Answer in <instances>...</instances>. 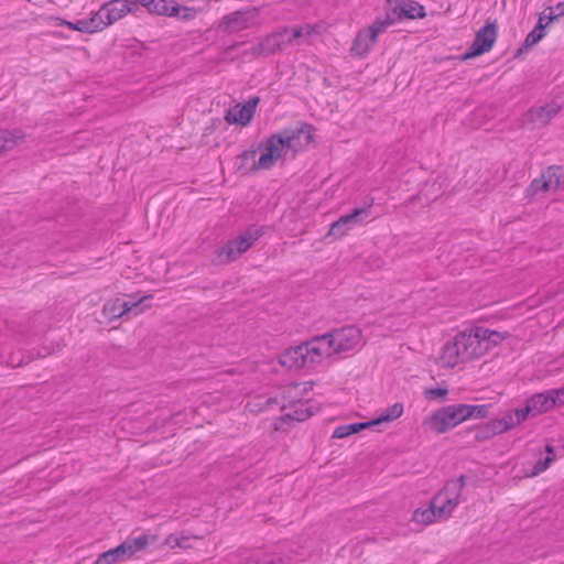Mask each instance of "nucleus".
<instances>
[{
    "instance_id": "1",
    "label": "nucleus",
    "mask_w": 564,
    "mask_h": 564,
    "mask_svg": "<svg viewBox=\"0 0 564 564\" xmlns=\"http://www.w3.org/2000/svg\"><path fill=\"white\" fill-rule=\"evenodd\" d=\"M297 138V134H294L293 131H280L278 133L271 134L265 143L260 147L262 149L261 155L258 160V163H253L249 169V173H254L258 170H270L275 165L276 161L282 155V150L294 148V139Z\"/></svg>"
},
{
    "instance_id": "2",
    "label": "nucleus",
    "mask_w": 564,
    "mask_h": 564,
    "mask_svg": "<svg viewBox=\"0 0 564 564\" xmlns=\"http://www.w3.org/2000/svg\"><path fill=\"white\" fill-rule=\"evenodd\" d=\"M264 234V227H249L240 236L230 239L225 246L217 250L221 262L230 263L245 253Z\"/></svg>"
},
{
    "instance_id": "3",
    "label": "nucleus",
    "mask_w": 564,
    "mask_h": 564,
    "mask_svg": "<svg viewBox=\"0 0 564 564\" xmlns=\"http://www.w3.org/2000/svg\"><path fill=\"white\" fill-rule=\"evenodd\" d=\"M153 300V295H145L137 301H124L122 299L108 300L102 307V315L112 322L119 317L129 318L130 315L137 316L141 314L145 308L150 307V301Z\"/></svg>"
},
{
    "instance_id": "4",
    "label": "nucleus",
    "mask_w": 564,
    "mask_h": 564,
    "mask_svg": "<svg viewBox=\"0 0 564 564\" xmlns=\"http://www.w3.org/2000/svg\"><path fill=\"white\" fill-rule=\"evenodd\" d=\"M497 21L488 20L477 32L470 46L458 57L459 61L476 58L489 52L497 40Z\"/></svg>"
},
{
    "instance_id": "5",
    "label": "nucleus",
    "mask_w": 564,
    "mask_h": 564,
    "mask_svg": "<svg viewBox=\"0 0 564 564\" xmlns=\"http://www.w3.org/2000/svg\"><path fill=\"white\" fill-rule=\"evenodd\" d=\"M460 416L458 404H451L433 411L424 421V425H427L436 434H444L464 422Z\"/></svg>"
},
{
    "instance_id": "6",
    "label": "nucleus",
    "mask_w": 564,
    "mask_h": 564,
    "mask_svg": "<svg viewBox=\"0 0 564 564\" xmlns=\"http://www.w3.org/2000/svg\"><path fill=\"white\" fill-rule=\"evenodd\" d=\"M470 334L466 330L458 333L452 340H448L443 346L442 358L446 361L449 367H455L460 362H467L470 360L469 346Z\"/></svg>"
},
{
    "instance_id": "7",
    "label": "nucleus",
    "mask_w": 564,
    "mask_h": 564,
    "mask_svg": "<svg viewBox=\"0 0 564 564\" xmlns=\"http://www.w3.org/2000/svg\"><path fill=\"white\" fill-rule=\"evenodd\" d=\"M131 8L128 0H110L102 3L99 10L94 13L98 31H102L128 13H131Z\"/></svg>"
},
{
    "instance_id": "8",
    "label": "nucleus",
    "mask_w": 564,
    "mask_h": 564,
    "mask_svg": "<svg viewBox=\"0 0 564 564\" xmlns=\"http://www.w3.org/2000/svg\"><path fill=\"white\" fill-rule=\"evenodd\" d=\"M384 9L392 15L395 23L426 17L425 8L415 0H386Z\"/></svg>"
},
{
    "instance_id": "9",
    "label": "nucleus",
    "mask_w": 564,
    "mask_h": 564,
    "mask_svg": "<svg viewBox=\"0 0 564 564\" xmlns=\"http://www.w3.org/2000/svg\"><path fill=\"white\" fill-rule=\"evenodd\" d=\"M258 17L259 10L257 8L239 10L226 14L219 24V29L227 33L239 32L256 25Z\"/></svg>"
},
{
    "instance_id": "10",
    "label": "nucleus",
    "mask_w": 564,
    "mask_h": 564,
    "mask_svg": "<svg viewBox=\"0 0 564 564\" xmlns=\"http://www.w3.org/2000/svg\"><path fill=\"white\" fill-rule=\"evenodd\" d=\"M372 200L367 206L356 207L350 213L343 215L334 221L328 231V236L340 238L356 225L361 224L370 215Z\"/></svg>"
},
{
    "instance_id": "11",
    "label": "nucleus",
    "mask_w": 564,
    "mask_h": 564,
    "mask_svg": "<svg viewBox=\"0 0 564 564\" xmlns=\"http://www.w3.org/2000/svg\"><path fill=\"white\" fill-rule=\"evenodd\" d=\"M335 354L352 350L361 339V330L355 325L344 326L332 332Z\"/></svg>"
},
{
    "instance_id": "12",
    "label": "nucleus",
    "mask_w": 564,
    "mask_h": 564,
    "mask_svg": "<svg viewBox=\"0 0 564 564\" xmlns=\"http://www.w3.org/2000/svg\"><path fill=\"white\" fill-rule=\"evenodd\" d=\"M259 102L260 97L253 96L245 104H238L235 108L226 111L225 120L229 124H240L242 127L248 126L256 115V109Z\"/></svg>"
},
{
    "instance_id": "13",
    "label": "nucleus",
    "mask_w": 564,
    "mask_h": 564,
    "mask_svg": "<svg viewBox=\"0 0 564 564\" xmlns=\"http://www.w3.org/2000/svg\"><path fill=\"white\" fill-rule=\"evenodd\" d=\"M466 487V476L448 479L443 488L436 494V500H444L451 508H456L460 502V497Z\"/></svg>"
},
{
    "instance_id": "14",
    "label": "nucleus",
    "mask_w": 564,
    "mask_h": 564,
    "mask_svg": "<svg viewBox=\"0 0 564 564\" xmlns=\"http://www.w3.org/2000/svg\"><path fill=\"white\" fill-rule=\"evenodd\" d=\"M561 107L556 102H549L538 108H531L525 113V120L534 128H543L558 113Z\"/></svg>"
},
{
    "instance_id": "15",
    "label": "nucleus",
    "mask_w": 564,
    "mask_h": 564,
    "mask_svg": "<svg viewBox=\"0 0 564 564\" xmlns=\"http://www.w3.org/2000/svg\"><path fill=\"white\" fill-rule=\"evenodd\" d=\"M289 406H294V411L283 414L280 421L291 426L293 422H303L319 411V406H314L308 401H292Z\"/></svg>"
},
{
    "instance_id": "16",
    "label": "nucleus",
    "mask_w": 564,
    "mask_h": 564,
    "mask_svg": "<svg viewBox=\"0 0 564 564\" xmlns=\"http://www.w3.org/2000/svg\"><path fill=\"white\" fill-rule=\"evenodd\" d=\"M510 430V423L508 424L501 419H494L488 422L475 425V437L477 443L488 441L494 436L507 432Z\"/></svg>"
},
{
    "instance_id": "17",
    "label": "nucleus",
    "mask_w": 564,
    "mask_h": 564,
    "mask_svg": "<svg viewBox=\"0 0 564 564\" xmlns=\"http://www.w3.org/2000/svg\"><path fill=\"white\" fill-rule=\"evenodd\" d=\"M304 343L295 347H291L280 357V364L282 367L292 368H310L307 361V354L304 351Z\"/></svg>"
},
{
    "instance_id": "18",
    "label": "nucleus",
    "mask_w": 564,
    "mask_h": 564,
    "mask_svg": "<svg viewBox=\"0 0 564 564\" xmlns=\"http://www.w3.org/2000/svg\"><path fill=\"white\" fill-rule=\"evenodd\" d=\"M282 131H293L294 134H297V138L294 139V148H290L293 151H299L300 149L306 148L313 142L315 127L307 122H299L295 127L285 128Z\"/></svg>"
},
{
    "instance_id": "19",
    "label": "nucleus",
    "mask_w": 564,
    "mask_h": 564,
    "mask_svg": "<svg viewBox=\"0 0 564 564\" xmlns=\"http://www.w3.org/2000/svg\"><path fill=\"white\" fill-rule=\"evenodd\" d=\"M129 547L130 546L124 545L122 542L118 546L99 554L94 564H117L119 562L129 560L131 558Z\"/></svg>"
},
{
    "instance_id": "20",
    "label": "nucleus",
    "mask_w": 564,
    "mask_h": 564,
    "mask_svg": "<svg viewBox=\"0 0 564 564\" xmlns=\"http://www.w3.org/2000/svg\"><path fill=\"white\" fill-rule=\"evenodd\" d=\"M527 401L533 411V416L547 412L555 406V401L551 393H547V390L533 394Z\"/></svg>"
},
{
    "instance_id": "21",
    "label": "nucleus",
    "mask_w": 564,
    "mask_h": 564,
    "mask_svg": "<svg viewBox=\"0 0 564 564\" xmlns=\"http://www.w3.org/2000/svg\"><path fill=\"white\" fill-rule=\"evenodd\" d=\"M25 139V133L21 129H0V154L12 150Z\"/></svg>"
},
{
    "instance_id": "22",
    "label": "nucleus",
    "mask_w": 564,
    "mask_h": 564,
    "mask_svg": "<svg viewBox=\"0 0 564 564\" xmlns=\"http://www.w3.org/2000/svg\"><path fill=\"white\" fill-rule=\"evenodd\" d=\"M546 26H547V23H544V17H539V21H538L536 25L527 35L523 45L520 48H518V51L514 54V57L520 56L528 48H530L534 44L539 43L545 35Z\"/></svg>"
},
{
    "instance_id": "23",
    "label": "nucleus",
    "mask_w": 564,
    "mask_h": 564,
    "mask_svg": "<svg viewBox=\"0 0 564 564\" xmlns=\"http://www.w3.org/2000/svg\"><path fill=\"white\" fill-rule=\"evenodd\" d=\"M376 43L377 41L369 40L368 29H362L357 33L352 42L350 47L351 55L365 57Z\"/></svg>"
},
{
    "instance_id": "24",
    "label": "nucleus",
    "mask_w": 564,
    "mask_h": 564,
    "mask_svg": "<svg viewBox=\"0 0 564 564\" xmlns=\"http://www.w3.org/2000/svg\"><path fill=\"white\" fill-rule=\"evenodd\" d=\"M543 172L549 183L550 191H564V167L562 165H550L544 169Z\"/></svg>"
},
{
    "instance_id": "25",
    "label": "nucleus",
    "mask_w": 564,
    "mask_h": 564,
    "mask_svg": "<svg viewBox=\"0 0 564 564\" xmlns=\"http://www.w3.org/2000/svg\"><path fill=\"white\" fill-rule=\"evenodd\" d=\"M459 411L462 412V416L464 422L471 419H485L489 416V411L492 408V404H465L458 403Z\"/></svg>"
},
{
    "instance_id": "26",
    "label": "nucleus",
    "mask_w": 564,
    "mask_h": 564,
    "mask_svg": "<svg viewBox=\"0 0 564 564\" xmlns=\"http://www.w3.org/2000/svg\"><path fill=\"white\" fill-rule=\"evenodd\" d=\"M325 336H315L312 339L306 340L304 343V351L305 354H307L308 367H313L314 365L319 364L322 361V358L325 355L321 350V341L323 343L325 341Z\"/></svg>"
},
{
    "instance_id": "27",
    "label": "nucleus",
    "mask_w": 564,
    "mask_h": 564,
    "mask_svg": "<svg viewBox=\"0 0 564 564\" xmlns=\"http://www.w3.org/2000/svg\"><path fill=\"white\" fill-rule=\"evenodd\" d=\"M384 15L378 17L369 26H368V37L370 41H378V36L381 33H384L389 26L394 24V20L392 15L384 9Z\"/></svg>"
},
{
    "instance_id": "28",
    "label": "nucleus",
    "mask_w": 564,
    "mask_h": 564,
    "mask_svg": "<svg viewBox=\"0 0 564 564\" xmlns=\"http://www.w3.org/2000/svg\"><path fill=\"white\" fill-rule=\"evenodd\" d=\"M57 25H66L70 30L79 31L82 33H95L98 32V25L96 24L94 14L89 19H80L75 22L66 21L61 18H56Z\"/></svg>"
},
{
    "instance_id": "29",
    "label": "nucleus",
    "mask_w": 564,
    "mask_h": 564,
    "mask_svg": "<svg viewBox=\"0 0 564 564\" xmlns=\"http://www.w3.org/2000/svg\"><path fill=\"white\" fill-rule=\"evenodd\" d=\"M264 48V54L268 56L274 55L278 52L285 50L288 46L283 39L281 30L274 33L268 34L261 40Z\"/></svg>"
},
{
    "instance_id": "30",
    "label": "nucleus",
    "mask_w": 564,
    "mask_h": 564,
    "mask_svg": "<svg viewBox=\"0 0 564 564\" xmlns=\"http://www.w3.org/2000/svg\"><path fill=\"white\" fill-rule=\"evenodd\" d=\"M529 415H533V411L527 401L523 408H518L513 412L507 411L506 414L501 417V421H505L508 424L510 423V429H512L525 421Z\"/></svg>"
},
{
    "instance_id": "31",
    "label": "nucleus",
    "mask_w": 564,
    "mask_h": 564,
    "mask_svg": "<svg viewBox=\"0 0 564 564\" xmlns=\"http://www.w3.org/2000/svg\"><path fill=\"white\" fill-rule=\"evenodd\" d=\"M476 334L480 339H485L486 344L489 346V350L510 336L507 332L500 333L482 326H476Z\"/></svg>"
},
{
    "instance_id": "32",
    "label": "nucleus",
    "mask_w": 564,
    "mask_h": 564,
    "mask_svg": "<svg viewBox=\"0 0 564 564\" xmlns=\"http://www.w3.org/2000/svg\"><path fill=\"white\" fill-rule=\"evenodd\" d=\"M403 413V404L397 402L387 408L378 417L370 420L371 427L386 422H392L399 419Z\"/></svg>"
},
{
    "instance_id": "33",
    "label": "nucleus",
    "mask_w": 564,
    "mask_h": 564,
    "mask_svg": "<svg viewBox=\"0 0 564 564\" xmlns=\"http://www.w3.org/2000/svg\"><path fill=\"white\" fill-rule=\"evenodd\" d=\"M470 341L469 351H470V360L474 358H479L489 351V346L486 344L485 339H480L476 334V326L469 330Z\"/></svg>"
},
{
    "instance_id": "34",
    "label": "nucleus",
    "mask_w": 564,
    "mask_h": 564,
    "mask_svg": "<svg viewBox=\"0 0 564 564\" xmlns=\"http://www.w3.org/2000/svg\"><path fill=\"white\" fill-rule=\"evenodd\" d=\"M371 427L370 421L367 422H355L346 425H340L335 429L332 437L333 438H345L349 435L359 433L360 431L365 429Z\"/></svg>"
},
{
    "instance_id": "35",
    "label": "nucleus",
    "mask_w": 564,
    "mask_h": 564,
    "mask_svg": "<svg viewBox=\"0 0 564 564\" xmlns=\"http://www.w3.org/2000/svg\"><path fill=\"white\" fill-rule=\"evenodd\" d=\"M550 192L549 183L546 178L544 177V172L542 171V174L540 177L534 178L529 186L525 189V198H533L539 193H546Z\"/></svg>"
},
{
    "instance_id": "36",
    "label": "nucleus",
    "mask_w": 564,
    "mask_h": 564,
    "mask_svg": "<svg viewBox=\"0 0 564 564\" xmlns=\"http://www.w3.org/2000/svg\"><path fill=\"white\" fill-rule=\"evenodd\" d=\"M448 393L449 390L446 386L430 387L424 389L423 397L427 401L438 400L440 402H445L447 400Z\"/></svg>"
},
{
    "instance_id": "37",
    "label": "nucleus",
    "mask_w": 564,
    "mask_h": 564,
    "mask_svg": "<svg viewBox=\"0 0 564 564\" xmlns=\"http://www.w3.org/2000/svg\"><path fill=\"white\" fill-rule=\"evenodd\" d=\"M290 558L278 554H263L259 558H249L241 564H289Z\"/></svg>"
},
{
    "instance_id": "38",
    "label": "nucleus",
    "mask_w": 564,
    "mask_h": 564,
    "mask_svg": "<svg viewBox=\"0 0 564 564\" xmlns=\"http://www.w3.org/2000/svg\"><path fill=\"white\" fill-rule=\"evenodd\" d=\"M176 0H158L153 15L171 17L177 12Z\"/></svg>"
},
{
    "instance_id": "39",
    "label": "nucleus",
    "mask_w": 564,
    "mask_h": 564,
    "mask_svg": "<svg viewBox=\"0 0 564 564\" xmlns=\"http://www.w3.org/2000/svg\"><path fill=\"white\" fill-rule=\"evenodd\" d=\"M429 506L433 507V511L435 513V521L437 519L448 518L451 516L452 511L455 509V508H451L449 506H447V503H445L444 500H436V495L432 498Z\"/></svg>"
},
{
    "instance_id": "40",
    "label": "nucleus",
    "mask_w": 564,
    "mask_h": 564,
    "mask_svg": "<svg viewBox=\"0 0 564 564\" xmlns=\"http://www.w3.org/2000/svg\"><path fill=\"white\" fill-rule=\"evenodd\" d=\"M412 520L414 522L421 523V524H431L435 521V513L433 511V507H427L425 509H416L413 512Z\"/></svg>"
},
{
    "instance_id": "41",
    "label": "nucleus",
    "mask_w": 564,
    "mask_h": 564,
    "mask_svg": "<svg viewBox=\"0 0 564 564\" xmlns=\"http://www.w3.org/2000/svg\"><path fill=\"white\" fill-rule=\"evenodd\" d=\"M124 545L130 546V555L131 557L139 551L144 550L149 544V536L147 534H142L134 539H128L123 542Z\"/></svg>"
},
{
    "instance_id": "42",
    "label": "nucleus",
    "mask_w": 564,
    "mask_h": 564,
    "mask_svg": "<svg viewBox=\"0 0 564 564\" xmlns=\"http://www.w3.org/2000/svg\"><path fill=\"white\" fill-rule=\"evenodd\" d=\"M176 7L178 8L177 12L172 14V18H176L181 21H192L197 17V14L199 12L198 9L182 6L177 1H176Z\"/></svg>"
},
{
    "instance_id": "43",
    "label": "nucleus",
    "mask_w": 564,
    "mask_h": 564,
    "mask_svg": "<svg viewBox=\"0 0 564 564\" xmlns=\"http://www.w3.org/2000/svg\"><path fill=\"white\" fill-rule=\"evenodd\" d=\"M552 463H553V457H551V456H545L544 458H540L535 462L531 471L527 473L525 475L528 477L538 476L539 474L545 471Z\"/></svg>"
},
{
    "instance_id": "44",
    "label": "nucleus",
    "mask_w": 564,
    "mask_h": 564,
    "mask_svg": "<svg viewBox=\"0 0 564 564\" xmlns=\"http://www.w3.org/2000/svg\"><path fill=\"white\" fill-rule=\"evenodd\" d=\"M283 39L285 41L286 46L296 42L300 37L303 36V32L301 28H283L281 30Z\"/></svg>"
},
{
    "instance_id": "45",
    "label": "nucleus",
    "mask_w": 564,
    "mask_h": 564,
    "mask_svg": "<svg viewBox=\"0 0 564 564\" xmlns=\"http://www.w3.org/2000/svg\"><path fill=\"white\" fill-rule=\"evenodd\" d=\"M456 436L459 437L466 446H475L477 444V440H474L475 425L457 431Z\"/></svg>"
},
{
    "instance_id": "46",
    "label": "nucleus",
    "mask_w": 564,
    "mask_h": 564,
    "mask_svg": "<svg viewBox=\"0 0 564 564\" xmlns=\"http://www.w3.org/2000/svg\"><path fill=\"white\" fill-rule=\"evenodd\" d=\"M321 336L326 337L325 341H323V343L321 341V350L323 351L325 357H332L333 355H335V350H334L335 346H334L332 332L322 334Z\"/></svg>"
},
{
    "instance_id": "47",
    "label": "nucleus",
    "mask_w": 564,
    "mask_h": 564,
    "mask_svg": "<svg viewBox=\"0 0 564 564\" xmlns=\"http://www.w3.org/2000/svg\"><path fill=\"white\" fill-rule=\"evenodd\" d=\"M256 154H257V151H256V150H253V149H249V150L243 151V152L239 155L240 163H239V165H238V170H239V171H241V170H246L249 161H252V164H253V163H257V162H256V160H254Z\"/></svg>"
},
{
    "instance_id": "48",
    "label": "nucleus",
    "mask_w": 564,
    "mask_h": 564,
    "mask_svg": "<svg viewBox=\"0 0 564 564\" xmlns=\"http://www.w3.org/2000/svg\"><path fill=\"white\" fill-rule=\"evenodd\" d=\"M547 393H551L555 401V406L564 404V387L560 389L547 390Z\"/></svg>"
},
{
    "instance_id": "49",
    "label": "nucleus",
    "mask_w": 564,
    "mask_h": 564,
    "mask_svg": "<svg viewBox=\"0 0 564 564\" xmlns=\"http://www.w3.org/2000/svg\"><path fill=\"white\" fill-rule=\"evenodd\" d=\"M187 539L186 538H183L182 540H180L176 535L174 534H170L167 538H166V541L165 543L171 546V547H175V546H178V547H184V542H186Z\"/></svg>"
},
{
    "instance_id": "50",
    "label": "nucleus",
    "mask_w": 564,
    "mask_h": 564,
    "mask_svg": "<svg viewBox=\"0 0 564 564\" xmlns=\"http://www.w3.org/2000/svg\"><path fill=\"white\" fill-rule=\"evenodd\" d=\"M128 3L131 8V14L137 15V13L140 11V7L144 8L148 4V0H128Z\"/></svg>"
},
{
    "instance_id": "51",
    "label": "nucleus",
    "mask_w": 564,
    "mask_h": 564,
    "mask_svg": "<svg viewBox=\"0 0 564 564\" xmlns=\"http://www.w3.org/2000/svg\"><path fill=\"white\" fill-rule=\"evenodd\" d=\"M246 54L253 55L256 57H267V54H264L263 44L260 41L257 45H253L249 52H246Z\"/></svg>"
},
{
    "instance_id": "52",
    "label": "nucleus",
    "mask_w": 564,
    "mask_h": 564,
    "mask_svg": "<svg viewBox=\"0 0 564 564\" xmlns=\"http://www.w3.org/2000/svg\"><path fill=\"white\" fill-rule=\"evenodd\" d=\"M539 17H544V20H546L545 23L547 25L552 22L557 20L558 18L551 11V7H549L546 10H544L542 13H540Z\"/></svg>"
},
{
    "instance_id": "53",
    "label": "nucleus",
    "mask_w": 564,
    "mask_h": 564,
    "mask_svg": "<svg viewBox=\"0 0 564 564\" xmlns=\"http://www.w3.org/2000/svg\"><path fill=\"white\" fill-rule=\"evenodd\" d=\"M551 11L560 19L564 15V2H558L551 7Z\"/></svg>"
},
{
    "instance_id": "54",
    "label": "nucleus",
    "mask_w": 564,
    "mask_h": 564,
    "mask_svg": "<svg viewBox=\"0 0 564 564\" xmlns=\"http://www.w3.org/2000/svg\"><path fill=\"white\" fill-rule=\"evenodd\" d=\"M158 0H148V4L145 7V10L148 13L153 14L155 8H156Z\"/></svg>"
},
{
    "instance_id": "55",
    "label": "nucleus",
    "mask_w": 564,
    "mask_h": 564,
    "mask_svg": "<svg viewBox=\"0 0 564 564\" xmlns=\"http://www.w3.org/2000/svg\"><path fill=\"white\" fill-rule=\"evenodd\" d=\"M546 456L553 457V462L555 460V447L551 444L545 445Z\"/></svg>"
},
{
    "instance_id": "56",
    "label": "nucleus",
    "mask_w": 564,
    "mask_h": 564,
    "mask_svg": "<svg viewBox=\"0 0 564 564\" xmlns=\"http://www.w3.org/2000/svg\"><path fill=\"white\" fill-rule=\"evenodd\" d=\"M32 360V357L31 356H26V357H22L18 365L21 366V365H24V364H29L30 361Z\"/></svg>"
},
{
    "instance_id": "57",
    "label": "nucleus",
    "mask_w": 564,
    "mask_h": 564,
    "mask_svg": "<svg viewBox=\"0 0 564 564\" xmlns=\"http://www.w3.org/2000/svg\"><path fill=\"white\" fill-rule=\"evenodd\" d=\"M268 403L269 404H271V403H276L278 404L279 402H278L276 398H270V399H268Z\"/></svg>"
}]
</instances>
